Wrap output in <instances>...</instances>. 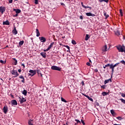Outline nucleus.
<instances>
[{"mask_svg":"<svg viewBox=\"0 0 125 125\" xmlns=\"http://www.w3.org/2000/svg\"><path fill=\"white\" fill-rule=\"evenodd\" d=\"M117 48L119 52H125V47L124 45L117 46Z\"/></svg>","mask_w":125,"mask_h":125,"instance_id":"1","label":"nucleus"},{"mask_svg":"<svg viewBox=\"0 0 125 125\" xmlns=\"http://www.w3.org/2000/svg\"><path fill=\"white\" fill-rule=\"evenodd\" d=\"M119 64L120 62H117L115 63L114 65L113 64V63H111L110 64V67H109V69H111L112 73H114V68H115V67H117V66H118V65H119Z\"/></svg>","mask_w":125,"mask_h":125,"instance_id":"2","label":"nucleus"},{"mask_svg":"<svg viewBox=\"0 0 125 125\" xmlns=\"http://www.w3.org/2000/svg\"><path fill=\"white\" fill-rule=\"evenodd\" d=\"M11 74L12 75H13L14 78H17L19 76V74H18V72H17V70H15L14 69H13L11 71Z\"/></svg>","mask_w":125,"mask_h":125,"instance_id":"3","label":"nucleus"},{"mask_svg":"<svg viewBox=\"0 0 125 125\" xmlns=\"http://www.w3.org/2000/svg\"><path fill=\"white\" fill-rule=\"evenodd\" d=\"M51 69L55 71H61V67L55 65L52 66Z\"/></svg>","mask_w":125,"mask_h":125,"instance_id":"4","label":"nucleus"},{"mask_svg":"<svg viewBox=\"0 0 125 125\" xmlns=\"http://www.w3.org/2000/svg\"><path fill=\"white\" fill-rule=\"evenodd\" d=\"M101 50H102V53H105V52H106V51H107L108 50V49H107V45H104L102 47Z\"/></svg>","mask_w":125,"mask_h":125,"instance_id":"5","label":"nucleus"},{"mask_svg":"<svg viewBox=\"0 0 125 125\" xmlns=\"http://www.w3.org/2000/svg\"><path fill=\"white\" fill-rule=\"evenodd\" d=\"M29 76H31V77H33V76H35L36 74V70H29Z\"/></svg>","mask_w":125,"mask_h":125,"instance_id":"6","label":"nucleus"},{"mask_svg":"<svg viewBox=\"0 0 125 125\" xmlns=\"http://www.w3.org/2000/svg\"><path fill=\"white\" fill-rule=\"evenodd\" d=\"M12 106H16L18 104L17 101L16 100H13L11 102Z\"/></svg>","mask_w":125,"mask_h":125,"instance_id":"7","label":"nucleus"},{"mask_svg":"<svg viewBox=\"0 0 125 125\" xmlns=\"http://www.w3.org/2000/svg\"><path fill=\"white\" fill-rule=\"evenodd\" d=\"M20 100V102L21 104L22 103H24V102H26V101H27V100H26V99L24 98H21V97H19Z\"/></svg>","mask_w":125,"mask_h":125,"instance_id":"8","label":"nucleus"},{"mask_svg":"<svg viewBox=\"0 0 125 125\" xmlns=\"http://www.w3.org/2000/svg\"><path fill=\"white\" fill-rule=\"evenodd\" d=\"M3 112L5 114H6L7 113V111H8V107H7V105H5L3 107Z\"/></svg>","mask_w":125,"mask_h":125,"instance_id":"9","label":"nucleus"},{"mask_svg":"<svg viewBox=\"0 0 125 125\" xmlns=\"http://www.w3.org/2000/svg\"><path fill=\"white\" fill-rule=\"evenodd\" d=\"M39 40L41 41V42H46V39L43 37H40Z\"/></svg>","mask_w":125,"mask_h":125,"instance_id":"10","label":"nucleus"},{"mask_svg":"<svg viewBox=\"0 0 125 125\" xmlns=\"http://www.w3.org/2000/svg\"><path fill=\"white\" fill-rule=\"evenodd\" d=\"M4 11H5V8L3 6H0V12H1V13L2 14H3V12H4Z\"/></svg>","mask_w":125,"mask_h":125,"instance_id":"11","label":"nucleus"},{"mask_svg":"<svg viewBox=\"0 0 125 125\" xmlns=\"http://www.w3.org/2000/svg\"><path fill=\"white\" fill-rule=\"evenodd\" d=\"M86 15L87 16H92V17H94V16H95V15L94 14H92L90 12L86 13Z\"/></svg>","mask_w":125,"mask_h":125,"instance_id":"12","label":"nucleus"},{"mask_svg":"<svg viewBox=\"0 0 125 125\" xmlns=\"http://www.w3.org/2000/svg\"><path fill=\"white\" fill-rule=\"evenodd\" d=\"M36 37H40V36H41V33H40V31H39V29L38 28L36 29Z\"/></svg>","mask_w":125,"mask_h":125,"instance_id":"13","label":"nucleus"},{"mask_svg":"<svg viewBox=\"0 0 125 125\" xmlns=\"http://www.w3.org/2000/svg\"><path fill=\"white\" fill-rule=\"evenodd\" d=\"M13 33L14 35H17L18 32L17 31V30H16V27L14 28V30H13Z\"/></svg>","mask_w":125,"mask_h":125,"instance_id":"14","label":"nucleus"},{"mask_svg":"<svg viewBox=\"0 0 125 125\" xmlns=\"http://www.w3.org/2000/svg\"><path fill=\"white\" fill-rule=\"evenodd\" d=\"M14 11H15V12L18 14L21 12V10L19 9H14Z\"/></svg>","mask_w":125,"mask_h":125,"instance_id":"15","label":"nucleus"},{"mask_svg":"<svg viewBox=\"0 0 125 125\" xmlns=\"http://www.w3.org/2000/svg\"><path fill=\"white\" fill-rule=\"evenodd\" d=\"M46 54L45 53V52H42V53H41V56H42L43 58H45V57H46Z\"/></svg>","mask_w":125,"mask_h":125,"instance_id":"16","label":"nucleus"},{"mask_svg":"<svg viewBox=\"0 0 125 125\" xmlns=\"http://www.w3.org/2000/svg\"><path fill=\"white\" fill-rule=\"evenodd\" d=\"M109 82H111V83L112 82V80H111L110 79H108V80H105L104 82V84H106V83H109Z\"/></svg>","mask_w":125,"mask_h":125,"instance_id":"17","label":"nucleus"},{"mask_svg":"<svg viewBox=\"0 0 125 125\" xmlns=\"http://www.w3.org/2000/svg\"><path fill=\"white\" fill-rule=\"evenodd\" d=\"M90 38V36L88 34H86L85 37V41H88V39Z\"/></svg>","mask_w":125,"mask_h":125,"instance_id":"18","label":"nucleus"},{"mask_svg":"<svg viewBox=\"0 0 125 125\" xmlns=\"http://www.w3.org/2000/svg\"><path fill=\"white\" fill-rule=\"evenodd\" d=\"M20 79H21L22 80H21V83H25V78H24V77L23 76H21L19 77Z\"/></svg>","mask_w":125,"mask_h":125,"instance_id":"19","label":"nucleus"},{"mask_svg":"<svg viewBox=\"0 0 125 125\" xmlns=\"http://www.w3.org/2000/svg\"><path fill=\"white\" fill-rule=\"evenodd\" d=\"M33 120L32 119H30L28 121V125H34L33 124Z\"/></svg>","mask_w":125,"mask_h":125,"instance_id":"20","label":"nucleus"},{"mask_svg":"<svg viewBox=\"0 0 125 125\" xmlns=\"http://www.w3.org/2000/svg\"><path fill=\"white\" fill-rule=\"evenodd\" d=\"M53 44H54V42L51 43L50 45L48 47L49 50L53 46Z\"/></svg>","mask_w":125,"mask_h":125,"instance_id":"21","label":"nucleus"},{"mask_svg":"<svg viewBox=\"0 0 125 125\" xmlns=\"http://www.w3.org/2000/svg\"><path fill=\"white\" fill-rule=\"evenodd\" d=\"M3 25H9V21H6L3 22Z\"/></svg>","mask_w":125,"mask_h":125,"instance_id":"22","label":"nucleus"},{"mask_svg":"<svg viewBox=\"0 0 125 125\" xmlns=\"http://www.w3.org/2000/svg\"><path fill=\"white\" fill-rule=\"evenodd\" d=\"M13 63H14V65H17V60H16V59L15 58H13Z\"/></svg>","mask_w":125,"mask_h":125,"instance_id":"23","label":"nucleus"},{"mask_svg":"<svg viewBox=\"0 0 125 125\" xmlns=\"http://www.w3.org/2000/svg\"><path fill=\"white\" fill-rule=\"evenodd\" d=\"M110 113H111V114H112V115L113 116H115V115H116V113L115 112V111L113 109L110 110Z\"/></svg>","mask_w":125,"mask_h":125,"instance_id":"24","label":"nucleus"},{"mask_svg":"<svg viewBox=\"0 0 125 125\" xmlns=\"http://www.w3.org/2000/svg\"><path fill=\"white\" fill-rule=\"evenodd\" d=\"M100 2H103L104 1V2H108L109 1V0H98Z\"/></svg>","mask_w":125,"mask_h":125,"instance_id":"25","label":"nucleus"},{"mask_svg":"<svg viewBox=\"0 0 125 125\" xmlns=\"http://www.w3.org/2000/svg\"><path fill=\"white\" fill-rule=\"evenodd\" d=\"M103 96H106V95H107V94H108V93L105 92V91H103L102 93Z\"/></svg>","mask_w":125,"mask_h":125,"instance_id":"26","label":"nucleus"},{"mask_svg":"<svg viewBox=\"0 0 125 125\" xmlns=\"http://www.w3.org/2000/svg\"><path fill=\"white\" fill-rule=\"evenodd\" d=\"M22 94H23V95H24V96H26V95H27V90H24L22 91Z\"/></svg>","mask_w":125,"mask_h":125,"instance_id":"27","label":"nucleus"},{"mask_svg":"<svg viewBox=\"0 0 125 125\" xmlns=\"http://www.w3.org/2000/svg\"><path fill=\"white\" fill-rule=\"evenodd\" d=\"M104 16H105V18H108L109 17V15L107 14V13L104 12Z\"/></svg>","mask_w":125,"mask_h":125,"instance_id":"28","label":"nucleus"},{"mask_svg":"<svg viewBox=\"0 0 125 125\" xmlns=\"http://www.w3.org/2000/svg\"><path fill=\"white\" fill-rule=\"evenodd\" d=\"M116 119H117V120H119V121H122V120H124V118L120 116L116 117Z\"/></svg>","mask_w":125,"mask_h":125,"instance_id":"29","label":"nucleus"},{"mask_svg":"<svg viewBox=\"0 0 125 125\" xmlns=\"http://www.w3.org/2000/svg\"><path fill=\"white\" fill-rule=\"evenodd\" d=\"M82 6L84 8H89L90 9H91V7H89V6H84V5H82Z\"/></svg>","mask_w":125,"mask_h":125,"instance_id":"30","label":"nucleus"},{"mask_svg":"<svg viewBox=\"0 0 125 125\" xmlns=\"http://www.w3.org/2000/svg\"><path fill=\"white\" fill-rule=\"evenodd\" d=\"M61 100L62 102H64V103H67V101H66V100H65L62 97L61 98Z\"/></svg>","mask_w":125,"mask_h":125,"instance_id":"31","label":"nucleus"},{"mask_svg":"<svg viewBox=\"0 0 125 125\" xmlns=\"http://www.w3.org/2000/svg\"><path fill=\"white\" fill-rule=\"evenodd\" d=\"M119 100H120L122 103L125 104V100H124V99H120Z\"/></svg>","mask_w":125,"mask_h":125,"instance_id":"32","label":"nucleus"},{"mask_svg":"<svg viewBox=\"0 0 125 125\" xmlns=\"http://www.w3.org/2000/svg\"><path fill=\"white\" fill-rule=\"evenodd\" d=\"M71 42H72V44H77V42L74 40H72Z\"/></svg>","mask_w":125,"mask_h":125,"instance_id":"33","label":"nucleus"},{"mask_svg":"<svg viewBox=\"0 0 125 125\" xmlns=\"http://www.w3.org/2000/svg\"><path fill=\"white\" fill-rule=\"evenodd\" d=\"M0 63H1L2 64H5V63H6V61H2V60H0Z\"/></svg>","mask_w":125,"mask_h":125,"instance_id":"34","label":"nucleus"},{"mask_svg":"<svg viewBox=\"0 0 125 125\" xmlns=\"http://www.w3.org/2000/svg\"><path fill=\"white\" fill-rule=\"evenodd\" d=\"M120 94H121V96H122V97H125V94H124V93L120 92Z\"/></svg>","mask_w":125,"mask_h":125,"instance_id":"35","label":"nucleus"},{"mask_svg":"<svg viewBox=\"0 0 125 125\" xmlns=\"http://www.w3.org/2000/svg\"><path fill=\"white\" fill-rule=\"evenodd\" d=\"M24 43V41H21V42H19V44L20 45H22V44Z\"/></svg>","mask_w":125,"mask_h":125,"instance_id":"36","label":"nucleus"},{"mask_svg":"<svg viewBox=\"0 0 125 125\" xmlns=\"http://www.w3.org/2000/svg\"><path fill=\"white\" fill-rule=\"evenodd\" d=\"M87 98H88V99H89V100H90V101L93 102V99H92V98H90V96H88V97H86Z\"/></svg>","mask_w":125,"mask_h":125,"instance_id":"37","label":"nucleus"},{"mask_svg":"<svg viewBox=\"0 0 125 125\" xmlns=\"http://www.w3.org/2000/svg\"><path fill=\"white\" fill-rule=\"evenodd\" d=\"M120 13L121 16H123V10H122V9L120 10Z\"/></svg>","mask_w":125,"mask_h":125,"instance_id":"38","label":"nucleus"},{"mask_svg":"<svg viewBox=\"0 0 125 125\" xmlns=\"http://www.w3.org/2000/svg\"><path fill=\"white\" fill-rule=\"evenodd\" d=\"M101 88H103V89H105V87H106V85H102L101 86Z\"/></svg>","mask_w":125,"mask_h":125,"instance_id":"39","label":"nucleus"},{"mask_svg":"<svg viewBox=\"0 0 125 125\" xmlns=\"http://www.w3.org/2000/svg\"><path fill=\"white\" fill-rule=\"evenodd\" d=\"M105 67H109V68H110V67H111V64H109V63H108V64H105Z\"/></svg>","mask_w":125,"mask_h":125,"instance_id":"40","label":"nucleus"},{"mask_svg":"<svg viewBox=\"0 0 125 125\" xmlns=\"http://www.w3.org/2000/svg\"><path fill=\"white\" fill-rule=\"evenodd\" d=\"M75 122H77V124H79V123L80 124H81V121H80V120H77V119H75Z\"/></svg>","mask_w":125,"mask_h":125,"instance_id":"41","label":"nucleus"},{"mask_svg":"<svg viewBox=\"0 0 125 125\" xmlns=\"http://www.w3.org/2000/svg\"><path fill=\"white\" fill-rule=\"evenodd\" d=\"M35 4H39V0H35Z\"/></svg>","mask_w":125,"mask_h":125,"instance_id":"42","label":"nucleus"},{"mask_svg":"<svg viewBox=\"0 0 125 125\" xmlns=\"http://www.w3.org/2000/svg\"><path fill=\"white\" fill-rule=\"evenodd\" d=\"M81 123H82V124H83V125H85L84 121H83V119L81 120Z\"/></svg>","mask_w":125,"mask_h":125,"instance_id":"43","label":"nucleus"},{"mask_svg":"<svg viewBox=\"0 0 125 125\" xmlns=\"http://www.w3.org/2000/svg\"><path fill=\"white\" fill-rule=\"evenodd\" d=\"M116 35L117 36H120V32L119 31H117L116 33Z\"/></svg>","mask_w":125,"mask_h":125,"instance_id":"44","label":"nucleus"},{"mask_svg":"<svg viewBox=\"0 0 125 125\" xmlns=\"http://www.w3.org/2000/svg\"><path fill=\"white\" fill-rule=\"evenodd\" d=\"M82 94L83 95V96H85V97H88V95H86L84 94V93H82Z\"/></svg>","mask_w":125,"mask_h":125,"instance_id":"45","label":"nucleus"},{"mask_svg":"<svg viewBox=\"0 0 125 125\" xmlns=\"http://www.w3.org/2000/svg\"><path fill=\"white\" fill-rule=\"evenodd\" d=\"M65 47H66V48H67V49H69V50H70V47L68 45L65 46Z\"/></svg>","mask_w":125,"mask_h":125,"instance_id":"46","label":"nucleus"},{"mask_svg":"<svg viewBox=\"0 0 125 125\" xmlns=\"http://www.w3.org/2000/svg\"><path fill=\"white\" fill-rule=\"evenodd\" d=\"M86 65H87V66H90V63L87 62H86Z\"/></svg>","mask_w":125,"mask_h":125,"instance_id":"47","label":"nucleus"},{"mask_svg":"<svg viewBox=\"0 0 125 125\" xmlns=\"http://www.w3.org/2000/svg\"><path fill=\"white\" fill-rule=\"evenodd\" d=\"M14 17H17V16H18V14L16 13L15 15H14Z\"/></svg>","mask_w":125,"mask_h":125,"instance_id":"48","label":"nucleus"},{"mask_svg":"<svg viewBox=\"0 0 125 125\" xmlns=\"http://www.w3.org/2000/svg\"><path fill=\"white\" fill-rule=\"evenodd\" d=\"M48 50H49L48 48H47L46 49L44 50V51L45 52H46V51H48Z\"/></svg>","mask_w":125,"mask_h":125,"instance_id":"49","label":"nucleus"},{"mask_svg":"<svg viewBox=\"0 0 125 125\" xmlns=\"http://www.w3.org/2000/svg\"><path fill=\"white\" fill-rule=\"evenodd\" d=\"M21 66H22V67H23V69L25 68V64L24 63H22Z\"/></svg>","mask_w":125,"mask_h":125,"instance_id":"50","label":"nucleus"},{"mask_svg":"<svg viewBox=\"0 0 125 125\" xmlns=\"http://www.w3.org/2000/svg\"><path fill=\"white\" fill-rule=\"evenodd\" d=\"M18 72L19 73H21V72H22V70H21V69H18Z\"/></svg>","mask_w":125,"mask_h":125,"instance_id":"51","label":"nucleus"},{"mask_svg":"<svg viewBox=\"0 0 125 125\" xmlns=\"http://www.w3.org/2000/svg\"><path fill=\"white\" fill-rule=\"evenodd\" d=\"M82 85H84V83L83 82V81H82L81 83Z\"/></svg>","mask_w":125,"mask_h":125,"instance_id":"52","label":"nucleus"},{"mask_svg":"<svg viewBox=\"0 0 125 125\" xmlns=\"http://www.w3.org/2000/svg\"><path fill=\"white\" fill-rule=\"evenodd\" d=\"M13 0H10L9 1V3H12Z\"/></svg>","mask_w":125,"mask_h":125,"instance_id":"53","label":"nucleus"},{"mask_svg":"<svg viewBox=\"0 0 125 125\" xmlns=\"http://www.w3.org/2000/svg\"><path fill=\"white\" fill-rule=\"evenodd\" d=\"M96 105L97 106H99V103H97L96 104Z\"/></svg>","mask_w":125,"mask_h":125,"instance_id":"54","label":"nucleus"},{"mask_svg":"<svg viewBox=\"0 0 125 125\" xmlns=\"http://www.w3.org/2000/svg\"><path fill=\"white\" fill-rule=\"evenodd\" d=\"M95 71L96 72H98V69H95Z\"/></svg>","mask_w":125,"mask_h":125,"instance_id":"55","label":"nucleus"},{"mask_svg":"<svg viewBox=\"0 0 125 125\" xmlns=\"http://www.w3.org/2000/svg\"><path fill=\"white\" fill-rule=\"evenodd\" d=\"M61 5H65V4H64V3H61Z\"/></svg>","mask_w":125,"mask_h":125,"instance_id":"56","label":"nucleus"},{"mask_svg":"<svg viewBox=\"0 0 125 125\" xmlns=\"http://www.w3.org/2000/svg\"><path fill=\"white\" fill-rule=\"evenodd\" d=\"M0 80L1 81V83H3V80L1 78H0Z\"/></svg>","mask_w":125,"mask_h":125,"instance_id":"57","label":"nucleus"},{"mask_svg":"<svg viewBox=\"0 0 125 125\" xmlns=\"http://www.w3.org/2000/svg\"><path fill=\"white\" fill-rule=\"evenodd\" d=\"M80 19H82V20H83V16H80Z\"/></svg>","mask_w":125,"mask_h":125,"instance_id":"58","label":"nucleus"},{"mask_svg":"<svg viewBox=\"0 0 125 125\" xmlns=\"http://www.w3.org/2000/svg\"><path fill=\"white\" fill-rule=\"evenodd\" d=\"M106 67H105V65L104 66V69H106Z\"/></svg>","mask_w":125,"mask_h":125,"instance_id":"59","label":"nucleus"},{"mask_svg":"<svg viewBox=\"0 0 125 125\" xmlns=\"http://www.w3.org/2000/svg\"><path fill=\"white\" fill-rule=\"evenodd\" d=\"M41 77H42V73H41Z\"/></svg>","mask_w":125,"mask_h":125,"instance_id":"60","label":"nucleus"},{"mask_svg":"<svg viewBox=\"0 0 125 125\" xmlns=\"http://www.w3.org/2000/svg\"><path fill=\"white\" fill-rule=\"evenodd\" d=\"M81 4H82V6L83 5V2L81 3Z\"/></svg>","mask_w":125,"mask_h":125,"instance_id":"61","label":"nucleus"},{"mask_svg":"<svg viewBox=\"0 0 125 125\" xmlns=\"http://www.w3.org/2000/svg\"><path fill=\"white\" fill-rule=\"evenodd\" d=\"M89 62L91 63V60H89Z\"/></svg>","mask_w":125,"mask_h":125,"instance_id":"62","label":"nucleus"},{"mask_svg":"<svg viewBox=\"0 0 125 125\" xmlns=\"http://www.w3.org/2000/svg\"><path fill=\"white\" fill-rule=\"evenodd\" d=\"M66 125H68V123H66Z\"/></svg>","mask_w":125,"mask_h":125,"instance_id":"63","label":"nucleus"},{"mask_svg":"<svg viewBox=\"0 0 125 125\" xmlns=\"http://www.w3.org/2000/svg\"><path fill=\"white\" fill-rule=\"evenodd\" d=\"M63 125H66L65 124H63Z\"/></svg>","mask_w":125,"mask_h":125,"instance_id":"64","label":"nucleus"}]
</instances>
